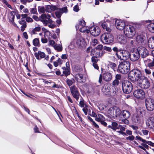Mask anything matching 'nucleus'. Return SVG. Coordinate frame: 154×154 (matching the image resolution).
Wrapping results in <instances>:
<instances>
[{
    "instance_id": "1",
    "label": "nucleus",
    "mask_w": 154,
    "mask_h": 154,
    "mask_svg": "<svg viewBox=\"0 0 154 154\" xmlns=\"http://www.w3.org/2000/svg\"><path fill=\"white\" fill-rule=\"evenodd\" d=\"M144 75H142L141 71L138 69H134L130 71L128 74V78L131 81L138 82Z\"/></svg>"
},
{
    "instance_id": "2",
    "label": "nucleus",
    "mask_w": 154,
    "mask_h": 154,
    "mask_svg": "<svg viewBox=\"0 0 154 154\" xmlns=\"http://www.w3.org/2000/svg\"><path fill=\"white\" fill-rule=\"evenodd\" d=\"M131 65L129 61L122 62L119 65L117 70L122 74H126L130 71Z\"/></svg>"
},
{
    "instance_id": "3",
    "label": "nucleus",
    "mask_w": 154,
    "mask_h": 154,
    "mask_svg": "<svg viewBox=\"0 0 154 154\" xmlns=\"http://www.w3.org/2000/svg\"><path fill=\"white\" fill-rule=\"evenodd\" d=\"M122 89L125 94H130L133 89V85L129 81L124 80L122 82Z\"/></svg>"
},
{
    "instance_id": "4",
    "label": "nucleus",
    "mask_w": 154,
    "mask_h": 154,
    "mask_svg": "<svg viewBox=\"0 0 154 154\" xmlns=\"http://www.w3.org/2000/svg\"><path fill=\"white\" fill-rule=\"evenodd\" d=\"M139 86L142 89H147L150 86V82L147 77L145 75L137 82Z\"/></svg>"
},
{
    "instance_id": "5",
    "label": "nucleus",
    "mask_w": 154,
    "mask_h": 154,
    "mask_svg": "<svg viewBox=\"0 0 154 154\" xmlns=\"http://www.w3.org/2000/svg\"><path fill=\"white\" fill-rule=\"evenodd\" d=\"M124 32L125 35L129 38H132L134 35L135 31L134 27L131 25H127L124 28Z\"/></svg>"
},
{
    "instance_id": "6",
    "label": "nucleus",
    "mask_w": 154,
    "mask_h": 154,
    "mask_svg": "<svg viewBox=\"0 0 154 154\" xmlns=\"http://www.w3.org/2000/svg\"><path fill=\"white\" fill-rule=\"evenodd\" d=\"M101 39L103 43L109 44L113 42V37L110 33H105L101 35Z\"/></svg>"
},
{
    "instance_id": "7",
    "label": "nucleus",
    "mask_w": 154,
    "mask_h": 154,
    "mask_svg": "<svg viewBox=\"0 0 154 154\" xmlns=\"http://www.w3.org/2000/svg\"><path fill=\"white\" fill-rule=\"evenodd\" d=\"M146 107L147 110L151 111L154 110V99L150 97L146 98L145 100Z\"/></svg>"
},
{
    "instance_id": "8",
    "label": "nucleus",
    "mask_w": 154,
    "mask_h": 154,
    "mask_svg": "<svg viewBox=\"0 0 154 154\" xmlns=\"http://www.w3.org/2000/svg\"><path fill=\"white\" fill-rule=\"evenodd\" d=\"M51 17V16L49 14H43L39 17V20L45 26H47L49 23H51L52 22Z\"/></svg>"
},
{
    "instance_id": "9",
    "label": "nucleus",
    "mask_w": 154,
    "mask_h": 154,
    "mask_svg": "<svg viewBox=\"0 0 154 154\" xmlns=\"http://www.w3.org/2000/svg\"><path fill=\"white\" fill-rule=\"evenodd\" d=\"M75 41L74 40L72 41L70 43V45H69L68 47L69 48L74 47H80L83 48L85 47V43L83 41H82L80 39H78L76 43H75Z\"/></svg>"
},
{
    "instance_id": "10",
    "label": "nucleus",
    "mask_w": 154,
    "mask_h": 154,
    "mask_svg": "<svg viewBox=\"0 0 154 154\" xmlns=\"http://www.w3.org/2000/svg\"><path fill=\"white\" fill-rule=\"evenodd\" d=\"M133 95L137 99L140 100L143 99L145 97L144 91L141 89H138L134 91Z\"/></svg>"
},
{
    "instance_id": "11",
    "label": "nucleus",
    "mask_w": 154,
    "mask_h": 154,
    "mask_svg": "<svg viewBox=\"0 0 154 154\" xmlns=\"http://www.w3.org/2000/svg\"><path fill=\"white\" fill-rule=\"evenodd\" d=\"M101 73L103 74V80L106 82H109L112 79V73L109 71H106L103 68H101Z\"/></svg>"
},
{
    "instance_id": "12",
    "label": "nucleus",
    "mask_w": 154,
    "mask_h": 154,
    "mask_svg": "<svg viewBox=\"0 0 154 154\" xmlns=\"http://www.w3.org/2000/svg\"><path fill=\"white\" fill-rule=\"evenodd\" d=\"M71 93L73 97L75 99L78 101L79 97H82L78 88L75 85H73L70 87Z\"/></svg>"
},
{
    "instance_id": "13",
    "label": "nucleus",
    "mask_w": 154,
    "mask_h": 154,
    "mask_svg": "<svg viewBox=\"0 0 154 154\" xmlns=\"http://www.w3.org/2000/svg\"><path fill=\"white\" fill-rule=\"evenodd\" d=\"M138 49H137V51H134L131 52L130 57L129 58L131 61L133 62L137 61L140 57V54Z\"/></svg>"
},
{
    "instance_id": "14",
    "label": "nucleus",
    "mask_w": 154,
    "mask_h": 154,
    "mask_svg": "<svg viewBox=\"0 0 154 154\" xmlns=\"http://www.w3.org/2000/svg\"><path fill=\"white\" fill-rule=\"evenodd\" d=\"M89 32L94 36H97L100 33V28L97 26H92L89 28Z\"/></svg>"
},
{
    "instance_id": "15",
    "label": "nucleus",
    "mask_w": 154,
    "mask_h": 154,
    "mask_svg": "<svg viewBox=\"0 0 154 154\" xmlns=\"http://www.w3.org/2000/svg\"><path fill=\"white\" fill-rule=\"evenodd\" d=\"M103 49H92L91 53L93 56L99 57L102 56L103 54Z\"/></svg>"
},
{
    "instance_id": "16",
    "label": "nucleus",
    "mask_w": 154,
    "mask_h": 154,
    "mask_svg": "<svg viewBox=\"0 0 154 154\" xmlns=\"http://www.w3.org/2000/svg\"><path fill=\"white\" fill-rule=\"evenodd\" d=\"M144 63H147L146 67L154 70V57L151 58H147L144 60Z\"/></svg>"
},
{
    "instance_id": "17",
    "label": "nucleus",
    "mask_w": 154,
    "mask_h": 154,
    "mask_svg": "<svg viewBox=\"0 0 154 154\" xmlns=\"http://www.w3.org/2000/svg\"><path fill=\"white\" fill-rule=\"evenodd\" d=\"M115 22L116 28L119 30H124L126 25L123 21L119 20H116Z\"/></svg>"
},
{
    "instance_id": "18",
    "label": "nucleus",
    "mask_w": 154,
    "mask_h": 154,
    "mask_svg": "<svg viewBox=\"0 0 154 154\" xmlns=\"http://www.w3.org/2000/svg\"><path fill=\"white\" fill-rule=\"evenodd\" d=\"M135 44L137 46L143 45L146 42V38L142 35H138L136 39Z\"/></svg>"
},
{
    "instance_id": "19",
    "label": "nucleus",
    "mask_w": 154,
    "mask_h": 154,
    "mask_svg": "<svg viewBox=\"0 0 154 154\" xmlns=\"http://www.w3.org/2000/svg\"><path fill=\"white\" fill-rule=\"evenodd\" d=\"M101 25L103 29L109 32L111 31L113 25V24H110L109 22H101Z\"/></svg>"
},
{
    "instance_id": "20",
    "label": "nucleus",
    "mask_w": 154,
    "mask_h": 154,
    "mask_svg": "<svg viewBox=\"0 0 154 154\" xmlns=\"http://www.w3.org/2000/svg\"><path fill=\"white\" fill-rule=\"evenodd\" d=\"M121 49H119V54H121L123 58V59L127 60L130 57L131 53L128 51L125 50H121Z\"/></svg>"
},
{
    "instance_id": "21",
    "label": "nucleus",
    "mask_w": 154,
    "mask_h": 154,
    "mask_svg": "<svg viewBox=\"0 0 154 154\" xmlns=\"http://www.w3.org/2000/svg\"><path fill=\"white\" fill-rule=\"evenodd\" d=\"M75 80L80 83H84L85 79L83 78V75L82 74L78 73L75 75Z\"/></svg>"
},
{
    "instance_id": "22",
    "label": "nucleus",
    "mask_w": 154,
    "mask_h": 154,
    "mask_svg": "<svg viewBox=\"0 0 154 154\" xmlns=\"http://www.w3.org/2000/svg\"><path fill=\"white\" fill-rule=\"evenodd\" d=\"M125 130V128L121 125H119V126L116 128V131L117 132L124 136H127L126 134L124 132Z\"/></svg>"
},
{
    "instance_id": "23",
    "label": "nucleus",
    "mask_w": 154,
    "mask_h": 154,
    "mask_svg": "<svg viewBox=\"0 0 154 154\" xmlns=\"http://www.w3.org/2000/svg\"><path fill=\"white\" fill-rule=\"evenodd\" d=\"M146 125L149 128H154V117L152 116L149 117L146 122Z\"/></svg>"
},
{
    "instance_id": "24",
    "label": "nucleus",
    "mask_w": 154,
    "mask_h": 154,
    "mask_svg": "<svg viewBox=\"0 0 154 154\" xmlns=\"http://www.w3.org/2000/svg\"><path fill=\"white\" fill-rule=\"evenodd\" d=\"M138 51H139L141 57L143 58H145L149 55V52L147 49H138Z\"/></svg>"
},
{
    "instance_id": "25",
    "label": "nucleus",
    "mask_w": 154,
    "mask_h": 154,
    "mask_svg": "<svg viewBox=\"0 0 154 154\" xmlns=\"http://www.w3.org/2000/svg\"><path fill=\"white\" fill-rule=\"evenodd\" d=\"M121 116L124 119H128L130 117L131 113L128 111L126 110H122L121 112Z\"/></svg>"
},
{
    "instance_id": "26",
    "label": "nucleus",
    "mask_w": 154,
    "mask_h": 154,
    "mask_svg": "<svg viewBox=\"0 0 154 154\" xmlns=\"http://www.w3.org/2000/svg\"><path fill=\"white\" fill-rule=\"evenodd\" d=\"M117 40L120 44H125L126 42V38L123 35H119L117 36Z\"/></svg>"
},
{
    "instance_id": "27",
    "label": "nucleus",
    "mask_w": 154,
    "mask_h": 154,
    "mask_svg": "<svg viewBox=\"0 0 154 154\" xmlns=\"http://www.w3.org/2000/svg\"><path fill=\"white\" fill-rule=\"evenodd\" d=\"M143 118L141 116H138L136 114L133 118V120L134 122L139 123Z\"/></svg>"
},
{
    "instance_id": "28",
    "label": "nucleus",
    "mask_w": 154,
    "mask_h": 154,
    "mask_svg": "<svg viewBox=\"0 0 154 154\" xmlns=\"http://www.w3.org/2000/svg\"><path fill=\"white\" fill-rule=\"evenodd\" d=\"M34 55L36 59L38 60L40 59L39 56L41 58H44L45 56V54L43 52H41L39 51H38V53H35Z\"/></svg>"
},
{
    "instance_id": "29",
    "label": "nucleus",
    "mask_w": 154,
    "mask_h": 154,
    "mask_svg": "<svg viewBox=\"0 0 154 154\" xmlns=\"http://www.w3.org/2000/svg\"><path fill=\"white\" fill-rule=\"evenodd\" d=\"M148 45L149 48H154V36L149 39Z\"/></svg>"
},
{
    "instance_id": "30",
    "label": "nucleus",
    "mask_w": 154,
    "mask_h": 154,
    "mask_svg": "<svg viewBox=\"0 0 154 154\" xmlns=\"http://www.w3.org/2000/svg\"><path fill=\"white\" fill-rule=\"evenodd\" d=\"M109 85L108 83L104 84L102 88V91L104 93H107L110 91Z\"/></svg>"
},
{
    "instance_id": "31",
    "label": "nucleus",
    "mask_w": 154,
    "mask_h": 154,
    "mask_svg": "<svg viewBox=\"0 0 154 154\" xmlns=\"http://www.w3.org/2000/svg\"><path fill=\"white\" fill-rule=\"evenodd\" d=\"M85 25V21L83 20H81L79 21V25H76L75 28L76 30L79 29L81 27L84 26Z\"/></svg>"
},
{
    "instance_id": "32",
    "label": "nucleus",
    "mask_w": 154,
    "mask_h": 154,
    "mask_svg": "<svg viewBox=\"0 0 154 154\" xmlns=\"http://www.w3.org/2000/svg\"><path fill=\"white\" fill-rule=\"evenodd\" d=\"M66 82L67 85L70 88L73 84L75 83V80L74 78H71V79H66Z\"/></svg>"
},
{
    "instance_id": "33",
    "label": "nucleus",
    "mask_w": 154,
    "mask_h": 154,
    "mask_svg": "<svg viewBox=\"0 0 154 154\" xmlns=\"http://www.w3.org/2000/svg\"><path fill=\"white\" fill-rule=\"evenodd\" d=\"M119 126L118 124L115 122H112L111 125H109L108 127L112 129L114 131H116V128Z\"/></svg>"
},
{
    "instance_id": "34",
    "label": "nucleus",
    "mask_w": 154,
    "mask_h": 154,
    "mask_svg": "<svg viewBox=\"0 0 154 154\" xmlns=\"http://www.w3.org/2000/svg\"><path fill=\"white\" fill-rule=\"evenodd\" d=\"M15 13L14 11H12L11 12V14L12 16V19L10 20V23L12 24L13 26L15 27H17V24L14 22V19L15 18L14 15L15 14Z\"/></svg>"
},
{
    "instance_id": "35",
    "label": "nucleus",
    "mask_w": 154,
    "mask_h": 154,
    "mask_svg": "<svg viewBox=\"0 0 154 154\" xmlns=\"http://www.w3.org/2000/svg\"><path fill=\"white\" fill-rule=\"evenodd\" d=\"M146 144V143H142L141 144L142 146L139 145L138 146V148H139L142 149L143 150L145 151V152L147 151L145 148L147 149H148L149 146L148 145Z\"/></svg>"
},
{
    "instance_id": "36",
    "label": "nucleus",
    "mask_w": 154,
    "mask_h": 154,
    "mask_svg": "<svg viewBox=\"0 0 154 154\" xmlns=\"http://www.w3.org/2000/svg\"><path fill=\"white\" fill-rule=\"evenodd\" d=\"M147 28L149 31L152 33H154V23H151L147 25Z\"/></svg>"
},
{
    "instance_id": "37",
    "label": "nucleus",
    "mask_w": 154,
    "mask_h": 154,
    "mask_svg": "<svg viewBox=\"0 0 154 154\" xmlns=\"http://www.w3.org/2000/svg\"><path fill=\"white\" fill-rule=\"evenodd\" d=\"M41 30V27L38 26L36 27L34 29H33L31 32V34H35L36 33V32H39Z\"/></svg>"
},
{
    "instance_id": "38",
    "label": "nucleus",
    "mask_w": 154,
    "mask_h": 154,
    "mask_svg": "<svg viewBox=\"0 0 154 154\" xmlns=\"http://www.w3.org/2000/svg\"><path fill=\"white\" fill-rule=\"evenodd\" d=\"M143 113H145V111L142 109H139L136 110V114L138 116H141L142 117Z\"/></svg>"
},
{
    "instance_id": "39",
    "label": "nucleus",
    "mask_w": 154,
    "mask_h": 154,
    "mask_svg": "<svg viewBox=\"0 0 154 154\" xmlns=\"http://www.w3.org/2000/svg\"><path fill=\"white\" fill-rule=\"evenodd\" d=\"M79 29V31L81 32H86L87 33H88L89 32V29H87L86 26H85L80 27Z\"/></svg>"
},
{
    "instance_id": "40",
    "label": "nucleus",
    "mask_w": 154,
    "mask_h": 154,
    "mask_svg": "<svg viewBox=\"0 0 154 154\" xmlns=\"http://www.w3.org/2000/svg\"><path fill=\"white\" fill-rule=\"evenodd\" d=\"M108 65L112 69H113L114 71L115 69H116L117 65L115 63L111 61H109Z\"/></svg>"
},
{
    "instance_id": "41",
    "label": "nucleus",
    "mask_w": 154,
    "mask_h": 154,
    "mask_svg": "<svg viewBox=\"0 0 154 154\" xmlns=\"http://www.w3.org/2000/svg\"><path fill=\"white\" fill-rule=\"evenodd\" d=\"M82 68L81 66L79 65H76L74 66V71L78 72L81 71Z\"/></svg>"
},
{
    "instance_id": "42",
    "label": "nucleus",
    "mask_w": 154,
    "mask_h": 154,
    "mask_svg": "<svg viewBox=\"0 0 154 154\" xmlns=\"http://www.w3.org/2000/svg\"><path fill=\"white\" fill-rule=\"evenodd\" d=\"M33 44L35 46L39 47L40 44L38 39L37 38L34 39L33 40Z\"/></svg>"
},
{
    "instance_id": "43",
    "label": "nucleus",
    "mask_w": 154,
    "mask_h": 154,
    "mask_svg": "<svg viewBox=\"0 0 154 154\" xmlns=\"http://www.w3.org/2000/svg\"><path fill=\"white\" fill-rule=\"evenodd\" d=\"M63 73L64 75L67 77L70 74V69L67 68L65 70H63Z\"/></svg>"
},
{
    "instance_id": "44",
    "label": "nucleus",
    "mask_w": 154,
    "mask_h": 154,
    "mask_svg": "<svg viewBox=\"0 0 154 154\" xmlns=\"http://www.w3.org/2000/svg\"><path fill=\"white\" fill-rule=\"evenodd\" d=\"M119 84V80L115 79L112 82V84L113 87H115L118 86Z\"/></svg>"
},
{
    "instance_id": "45",
    "label": "nucleus",
    "mask_w": 154,
    "mask_h": 154,
    "mask_svg": "<svg viewBox=\"0 0 154 154\" xmlns=\"http://www.w3.org/2000/svg\"><path fill=\"white\" fill-rule=\"evenodd\" d=\"M104 52L103 54L105 53H108L111 54H113V53H111L112 51V49H103Z\"/></svg>"
},
{
    "instance_id": "46",
    "label": "nucleus",
    "mask_w": 154,
    "mask_h": 154,
    "mask_svg": "<svg viewBox=\"0 0 154 154\" xmlns=\"http://www.w3.org/2000/svg\"><path fill=\"white\" fill-rule=\"evenodd\" d=\"M62 14V12L61 11L60 9L57 10V11L55 12L56 16L58 18L60 17Z\"/></svg>"
},
{
    "instance_id": "47",
    "label": "nucleus",
    "mask_w": 154,
    "mask_h": 154,
    "mask_svg": "<svg viewBox=\"0 0 154 154\" xmlns=\"http://www.w3.org/2000/svg\"><path fill=\"white\" fill-rule=\"evenodd\" d=\"M53 83L54 84V85L52 87V88H61L62 86L61 85H57L56 84L55 82H53Z\"/></svg>"
},
{
    "instance_id": "48",
    "label": "nucleus",
    "mask_w": 154,
    "mask_h": 154,
    "mask_svg": "<svg viewBox=\"0 0 154 154\" xmlns=\"http://www.w3.org/2000/svg\"><path fill=\"white\" fill-rule=\"evenodd\" d=\"M97 42V39H94L92 40V41L91 42V48H92V46H94L95 45Z\"/></svg>"
},
{
    "instance_id": "49",
    "label": "nucleus",
    "mask_w": 154,
    "mask_h": 154,
    "mask_svg": "<svg viewBox=\"0 0 154 154\" xmlns=\"http://www.w3.org/2000/svg\"><path fill=\"white\" fill-rule=\"evenodd\" d=\"M119 49H112L113 51L116 52V55L120 59H121V57L120 55H119Z\"/></svg>"
},
{
    "instance_id": "50",
    "label": "nucleus",
    "mask_w": 154,
    "mask_h": 154,
    "mask_svg": "<svg viewBox=\"0 0 154 154\" xmlns=\"http://www.w3.org/2000/svg\"><path fill=\"white\" fill-rule=\"evenodd\" d=\"M38 10L39 13H44L45 12V9L43 7H39L38 8Z\"/></svg>"
},
{
    "instance_id": "51",
    "label": "nucleus",
    "mask_w": 154,
    "mask_h": 154,
    "mask_svg": "<svg viewBox=\"0 0 154 154\" xmlns=\"http://www.w3.org/2000/svg\"><path fill=\"white\" fill-rule=\"evenodd\" d=\"M151 69L148 68H146L144 69V72L146 75H149L151 73Z\"/></svg>"
},
{
    "instance_id": "52",
    "label": "nucleus",
    "mask_w": 154,
    "mask_h": 154,
    "mask_svg": "<svg viewBox=\"0 0 154 154\" xmlns=\"http://www.w3.org/2000/svg\"><path fill=\"white\" fill-rule=\"evenodd\" d=\"M79 105L81 107H83L85 106L84 100L82 97H81V100L80 101Z\"/></svg>"
},
{
    "instance_id": "53",
    "label": "nucleus",
    "mask_w": 154,
    "mask_h": 154,
    "mask_svg": "<svg viewBox=\"0 0 154 154\" xmlns=\"http://www.w3.org/2000/svg\"><path fill=\"white\" fill-rule=\"evenodd\" d=\"M97 57L93 56L91 57V61L93 63H96L99 60L97 58Z\"/></svg>"
},
{
    "instance_id": "54",
    "label": "nucleus",
    "mask_w": 154,
    "mask_h": 154,
    "mask_svg": "<svg viewBox=\"0 0 154 154\" xmlns=\"http://www.w3.org/2000/svg\"><path fill=\"white\" fill-rule=\"evenodd\" d=\"M88 106L87 105H85V106L83 107L82 109V110L84 113L85 115H86L87 114L88 109Z\"/></svg>"
},
{
    "instance_id": "55",
    "label": "nucleus",
    "mask_w": 154,
    "mask_h": 154,
    "mask_svg": "<svg viewBox=\"0 0 154 154\" xmlns=\"http://www.w3.org/2000/svg\"><path fill=\"white\" fill-rule=\"evenodd\" d=\"M136 140H138L140 141H141L143 143H145L146 142V140L143 139L141 137H140L139 136H137L136 137Z\"/></svg>"
},
{
    "instance_id": "56",
    "label": "nucleus",
    "mask_w": 154,
    "mask_h": 154,
    "mask_svg": "<svg viewBox=\"0 0 154 154\" xmlns=\"http://www.w3.org/2000/svg\"><path fill=\"white\" fill-rule=\"evenodd\" d=\"M62 12V13H66L68 11L67 8V7H64L61 8L59 9Z\"/></svg>"
},
{
    "instance_id": "57",
    "label": "nucleus",
    "mask_w": 154,
    "mask_h": 154,
    "mask_svg": "<svg viewBox=\"0 0 154 154\" xmlns=\"http://www.w3.org/2000/svg\"><path fill=\"white\" fill-rule=\"evenodd\" d=\"M30 11L32 14H36L37 13V10L35 8H31Z\"/></svg>"
},
{
    "instance_id": "58",
    "label": "nucleus",
    "mask_w": 154,
    "mask_h": 154,
    "mask_svg": "<svg viewBox=\"0 0 154 154\" xmlns=\"http://www.w3.org/2000/svg\"><path fill=\"white\" fill-rule=\"evenodd\" d=\"M145 143H146L152 147H154V143L151 141H148L146 140Z\"/></svg>"
},
{
    "instance_id": "59",
    "label": "nucleus",
    "mask_w": 154,
    "mask_h": 154,
    "mask_svg": "<svg viewBox=\"0 0 154 154\" xmlns=\"http://www.w3.org/2000/svg\"><path fill=\"white\" fill-rule=\"evenodd\" d=\"M45 11L48 12H51V5H49L46 6L45 9Z\"/></svg>"
},
{
    "instance_id": "60",
    "label": "nucleus",
    "mask_w": 154,
    "mask_h": 154,
    "mask_svg": "<svg viewBox=\"0 0 154 154\" xmlns=\"http://www.w3.org/2000/svg\"><path fill=\"white\" fill-rule=\"evenodd\" d=\"M134 138L135 137L133 135H131V136L126 137V139L129 140L130 141H132L134 139Z\"/></svg>"
},
{
    "instance_id": "61",
    "label": "nucleus",
    "mask_w": 154,
    "mask_h": 154,
    "mask_svg": "<svg viewBox=\"0 0 154 154\" xmlns=\"http://www.w3.org/2000/svg\"><path fill=\"white\" fill-rule=\"evenodd\" d=\"M115 79L117 80H120L122 78V75L120 74H117L115 76Z\"/></svg>"
},
{
    "instance_id": "62",
    "label": "nucleus",
    "mask_w": 154,
    "mask_h": 154,
    "mask_svg": "<svg viewBox=\"0 0 154 154\" xmlns=\"http://www.w3.org/2000/svg\"><path fill=\"white\" fill-rule=\"evenodd\" d=\"M34 132L35 133H39L40 131L38 130V128L36 125H35L33 129Z\"/></svg>"
},
{
    "instance_id": "63",
    "label": "nucleus",
    "mask_w": 154,
    "mask_h": 154,
    "mask_svg": "<svg viewBox=\"0 0 154 154\" xmlns=\"http://www.w3.org/2000/svg\"><path fill=\"white\" fill-rule=\"evenodd\" d=\"M103 78V74H101L100 75L98 82L100 84H101L102 82V79Z\"/></svg>"
},
{
    "instance_id": "64",
    "label": "nucleus",
    "mask_w": 154,
    "mask_h": 154,
    "mask_svg": "<svg viewBox=\"0 0 154 154\" xmlns=\"http://www.w3.org/2000/svg\"><path fill=\"white\" fill-rule=\"evenodd\" d=\"M26 21L28 23L32 22L33 21L32 19L30 17H28L26 19Z\"/></svg>"
}]
</instances>
